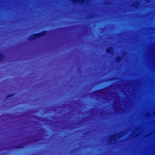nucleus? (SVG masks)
Returning a JSON list of instances; mask_svg holds the SVG:
<instances>
[{"label":"nucleus","instance_id":"0eeeda50","mask_svg":"<svg viewBox=\"0 0 155 155\" xmlns=\"http://www.w3.org/2000/svg\"><path fill=\"white\" fill-rule=\"evenodd\" d=\"M120 60V58L119 57H118L117 58V60L118 61H119Z\"/></svg>","mask_w":155,"mask_h":155},{"label":"nucleus","instance_id":"6e6552de","mask_svg":"<svg viewBox=\"0 0 155 155\" xmlns=\"http://www.w3.org/2000/svg\"><path fill=\"white\" fill-rule=\"evenodd\" d=\"M9 96H9H9L8 97V98H8L9 97Z\"/></svg>","mask_w":155,"mask_h":155},{"label":"nucleus","instance_id":"39448f33","mask_svg":"<svg viewBox=\"0 0 155 155\" xmlns=\"http://www.w3.org/2000/svg\"><path fill=\"white\" fill-rule=\"evenodd\" d=\"M4 56L3 54H0V61H1L4 59Z\"/></svg>","mask_w":155,"mask_h":155},{"label":"nucleus","instance_id":"20e7f679","mask_svg":"<svg viewBox=\"0 0 155 155\" xmlns=\"http://www.w3.org/2000/svg\"><path fill=\"white\" fill-rule=\"evenodd\" d=\"M107 52L112 53L113 52V50L112 48H109L107 49Z\"/></svg>","mask_w":155,"mask_h":155},{"label":"nucleus","instance_id":"423d86ee","mask_svg":"<svg viewBox=\"0 0 155 155\" xmlns=\"http://www.w3.org/2000/svg\"><path fill=\"white\" fill-rule=\"evenodd\" d=\"M105 92V90H100L98 91V93L103 94Z\"/></svg>","mask_w":155,"mask_h":155},{"label":"nucleus","instance_id":"1a4fd4ad","mask_svg":"<svg viewBox=\"0 0 155 155\" xmlns=\"http://www.w3.org/2000/svg\"><path fill=\"white\" fill-rule=\"evenodd\" d=\"M134 134H133V135L134 136Z\"/></svg>","mask_w":155,"mask_h":155},{"label":"nucleus","instance_id":"f257e3e1","mask_svg":"<svg viewBox=\"0 0 155 155\" xmlns=\"http://www.w3.org/2000/svg\"><path fill=\"white\" fill-rule=\"evenodd\" d=\"M123 135L122 133H118L114 135L111 136L109 137L110 140L109 141V143L110 144H114L116 143V139L119 138H120Z\"/></svg>","mask_w":155,"mask_h":155},{"label":"nucleus","instance_id":"f03ea898","mask_svg":"<svg viewBox=\"0 0 155 155\" xmlns=\"http://www.w3.org/2000/svg\"><path fill=\"white\" fill-rule=\"evenodd\" d=\"M46 34V32L45 31H43L41 33L38 34H33L31 35L29 38V40H33L37 38L40 37Z\"/></svg>","mask_w":155,"mask_h":155},{"label":"nucleus","instance_id":"7ed1b4c3","mask_svg":"<svg viewBox=\"0 0 155 155\" xmlns=\"http://www.w3.org/2000/svg\"><path fill=\"white\" fill-rule=\"evenodd\" d=\"M139 5V3L138 2H136L132 5V6H134L135 8H137Z\"/></svg>","mask_w":155,"mask_h":155}]
</instances>
